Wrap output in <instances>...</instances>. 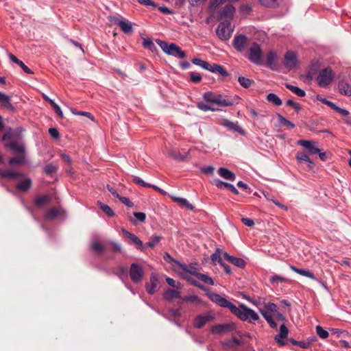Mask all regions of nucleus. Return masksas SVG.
<instances>
[{"label":"nucleus","mask_w":351,"mask_h":351,"mask_svg":"<svg viewBox=\"0 0 351 351\" xmlns=\"http://www.w3.org/2000/svg\"><path fill=\"white\" fill-rule=\"evenodd\" d=\"M207 295L213 302L219 306L229 308L231 313L243 321L248 320L250 322H252L259 319L258 315L254 310L247 307L243 304L237 307L217 293L209 292Z\"/></svg>","instance_id":"nucleus-1"},{"label":"nucleus","mask_w":351,"mask_h":351,"mask_svg":"<svg viewBox=\"0 0 351 351\" xmlns=\"http://www.w3.org/2000/svg\"><path fill=\"white\" fill-rule=\"evenodd\" d=\"M204 99L212 104H215L221 107L231 106L234 104V101L220 94H215L212 92L205 93L203 95Z\"/></svg>","instance_id":"nucleus-2"},{"label":"nucleus","mask_w":351,"mask_h":351,"mask_svg":"<svg viewBox=\"0 0 351 351\" xmlns=\"http://www.w3.org/2000/svg\"><path fill=\"white\" fill-rule=\"evenodd\" d=\"M157 43L162 50L167 55L178 57L180 58H184L186 56L185 52L174 43L169 44L165 41L160 40L157 41Z\"/></svg>","instance_id":"nucleus-3"},{"label":"nucleus","mask_w":351,"mask_h":351,"mask_svg":"<svg viewBox=\"0 0 351 351\" xmlns=\"http://www.w3.org/2000/svg\"><path fill=\"white\" fill-rule=\"evenodd\" d=\"M108 21L119 26L121 30L125 34L133 32L132 23L125 18L121 16H109Z\"/></svg>","instance_id":"nucleus-4"},{"label":"nucleus","mask_w":351,"mask_h":351,"mask_svg":"<svg viewBox=\"0 0 351 351\" xmlns=\"http://www.w3.org/2000/svg\"><path fill=\"white\" fill-rule=\"evenodd\" d=\"M232 32L233 28L231 26L230 21L221 22L216 29V34L218 38L221 40H229Z\"/></svg>","instance_id":"nucleus-5"},{"label":"nucleus","mask_w":351,"mask_h":351,"mask_svg":"<svg viewBox=\"0 0 351 351\" xmlns=\"http://www.w3.org/2000/svg\"><path fill=\"white\" fill-rule=\"evenodd\" d=\"M248 59L258 65L262 63V50L258 43H253L251 45L249 49Z\"/></svg>","instance_id":"nucleus-6"},{"label":"nucleus","mask_w":351,"mask_h":351,"mask_svg":"<svg viewBox=\"0 0 351 351\" xmlns=\"http://www.w3.org/2000/svg\"><path fill=\"white\" fill-rule=\"evenodd\" d=\"M334 75L332 71L329 68L322 69L317 77V81L320 87H326L332 81Z\"/></svg>","instance_id":"nucleus-7"},{"label":"nucleus","mask_w":351,"mask_h":351,"mask_svg":"<svg viewBox=\"0 0 351 351\" xmlns=\"http://www.w3.org/2000/svg\"><path fill=\"white\" fill-rule=\"evenodd\" d=\"M129 274L132 281L134 283L140 282L144 276V271L142 266L136 263H134L130 265V268L129 270Z\"/></svg>","instance_id":"nucleus-8"},{"label":"nucleus","mask_w":351,"mask_h":351,"mask_svg":"<svg viewBox=\"0 0 351 351\" xmlns=\"http://www.w3.org/2000/svg\"><path fill=\"white\" fill-rule=\"evenodd\" d=\"M219 124L229 130L236 132L241 135H244L245 133L238 122H233L227 119H223L220 121Z\"/></svg>","instance_id":"nucleus-9"},{"label":"nucleus","mask_w":351,"mask_h":351,"mask_svg":"<svg viewBox=\"0 0 351 351\" xmlns=\"http://www.w3.org/2000/svg\"><path fill=\"white\" fill-rule=\"evenodd\" d=\"M247 38L243 34H239L234 38L232 45L234 48L239 51H243L247 45Z\"/></svg>","instance_id":"nucleus-10"},{"label":"nucleus","mask_w":351,"mask_h":351,"mask_svg":"<svg viewBox=\"0 0 351 351\" xmlns=\"http://www.w3.org/2000/svg\"><path fill=\"white\" fill-rule=\"evenodd\" d=\"M298 64L297 57L293 51H287L285 56L284 64L289 70L295 68Z\"/></svg>","instance_id":"nucleus-11"},{"label":"nucleus","mask_w":351,"mask_h":351,"mask_svg":"<svg viewBox=\"0 0 351 351\" xmlns=\"http://www.w3.org/2000/svg\"><path fill=\"white\" fill-rule=\"evenodd\" d=\"M158 279L156 274H152L149 277V282L145 284V289L149 294H154L158 291Z\"/></svg>","instance_id":"nucleus-12"},{"label":"nucleus","mask_w":351,"mask_h":351,"mask_svg":"<svg viewBox=\"0 0 351 351\" xmlns=\"http://www.w3.org/2000/svg\"><path fill=\"white\" fill-rule=\"evenodd\" d=\"M235 13V8L230 4L226 5L219 12L217 18L219 19H228L230 21Z\"/></svg>","instance_id":"nucleus-13"},{"label":"nucleus","mask_w":351,"mask_h":351,"mask_svg":"<svg viewBox=\"0 0 351 351\" xmlns=\"http://www.w3.org/2000/svg\"><path fill=\"white\" fill-rule=\"evenodd\" d=\"M298 144L306 149L311 155L317 154L319 152V149L315 147V142L313 141L300 140Z\"/></svg>","instance_id":"nucleus-14"},{"label":"nucleus","mask_w":351,"mask_h":351,"mask_svg":"<svg viewBox=\"0 0 351 351\" xmlns=\"http://www.w3.org/2000/svg\"><path fill=\"white\" fill-rule=\"evenodd\" d=\"M213 316L210 314L198 315L194 320V326L197 328H201L206 323L213 320Z\"/></svg>","instance_id":"nucleus-15"},{"label":"nucleus","mask_w":351,"mask_h":351,"mask_svg":"<svg viewBox=\"0 0 351 351\" xmlns=\"http://www.w3.org/2000/svg\"><path fill=\"white\" fill-rule=\"evenodd\" d=\"M288 334H289L288 328H287V326L285 324H282L280 326L279 334L276 335L274 337L276 342L279 346H285V341H284V339L287 337Z\"/></svg>","instance_id":"nucleus-16"},{"label":"nucleus","mask_w":351,"mask_h":351,"mask_svg":"<svg viewBox=\"0 0 351 351\" xmlns=\"http://www.w3.org/2000/svg\"><path fill=\"white\" fill-rule=\"evenodd\" d=\"M223 258L228 262L240 268H243L245 265V262L243 259L233 256H230L226 252L223 253Z\"/></svg>","instance_id":"nucleus-17"},{"label":"nucleus","mask_w":351,"mask_h":351,"mask_svg":"<svg viewBox=\"0 0 351 351\" xmlns=\"http://www.w3.org/2000/svg\"><path fill=\"white\" fill-rule=\"evenodd\" d=\"M232 325L229 324H218L213 326L211 332L215 335H219L230 331L232 330Z\"/></svg>","instance_id":"nucleus-18"},{"label":"nucleus","mask_w":351,"mask_h":351,"mask_svg":"<svg viewBox=\"0 0 351 351\" xmlns=\"http://www.w3.org/2000/svg\"><path fill=\"white\" fill-rule=\"evenodd\" d=\"M22 176V173L12 169H0V176L2 178L14 180Z\"/></svg>","instance_id":"nucleus-19"},{"label":"nucleus","mask_w":351,"mask_h":351,"mask_svg":"<svg viewBox=\"0 0 351 351\" xmlns=\"http://www.w3.org/2000/svg\"><path fill=\"white\" fill-rule=\"evenodd\" d=\"M64 217V211L62 208H53L49 210L45 214V218L47 219H53L56 217Z\"/></svg>","instance_id":"nucleus-20"},{"label":"nucleus","mask_w":351,"mask_h":351,"mask_svg":"<svg viewBox=\"0 0 351 351\" xmlns=\"http://www.w3.org/2000/svg\"><path fill=\"white\" fill-rule=\"evenodd\" d=\"M123 233L136 246L137 248L143 250V242L137 236L125 230H123Z\"/></svg>","instance_id":"nucleus-21"},{"label":"nucleus","mask_w":351,"mask_h":351,"mask_svg":"<svg viewBox=\"0 0 351 351\" xmlns=\"http://www.w3.org/2000/svg\"><path fill=\"white\" fill-rule=\"evenodd\" d=\"M8 57L10 58V60L14 62L15 64H18L22 69L23 71L25 73H27V74H33L34 72L29 69L28 68L22 61H21L20 60H19L15 56H14L12 53H10L8 54Z\"/></svg>","instance_id":"nucleus-22"},{"label":"nucleus","mask_w":351,"mask_h":351,"mask_svg":"<svg viewBox=\"0 0 351 351\" xmlns=\"http://www.w3.org/2000/svg\"><path fill=\"white\" fill-rule=\"evenodd\" d=\"M217 172L221 177L226 180L234 181L236 179L234 173L226 168L220 167Z\"/></svg>","instance_id":"nucleus-23"},{"label":"nucleus","mask_w":351,"mask_h":351,"mask_svg":"<svg viewBox=\"0 0 351 351\" xmlns=\"http://www.w3.org/2000/svg\"><path fill=\"white\" fill-rule=\"evenodd\" d=\"M276 59L277 55L273 51H270L267 55V65L272 70L276 69Z\"/></svg>","instance_id":"nucleus-24"},{"label":"nucleus","mask_w":351,"mask_h":351,"mask_svg":"<svg viewBox=\"0 0 351 351\" xmlns=\"http://www.w3.org/2000/svg\"><path fill=\"white\" fill-rule=\"evenodd\" d=\"M176 263L179 265V267L184 271H186L187 273L196 276V274L198 272L197 271V267L195 264H190L189 265L186 264L181 263L178 261H176Z\"/></svg>","instance_id":"nucleus-25"},{"label":"nucleus","mask_w":351,"mask_h":351,"mask_svg":"<svg viewBox=\"0 0 351 351\" xmlns=\"http://www.w3.org/2000/svg\"><path fill=\"white\" fill-rule=\"evenodd\" d=\"M163 297L167 300H171L176 298H180V293L177 290L168 289L166 291H165Z\"/></svg>","instance_id":"nucleus-26"},{"label":"nucleus","mask_w":351,"mask_h":351,"mask_svg":"<svg viewBox=\"0 0 351 351\" xmlns=\"http://www.w3.org/2000/svg\"><path fill=\"white\" fill-rule=\"evenodd\" d=\"M241 343L240 340L236 337L232 338V339L227 340L222 343V346L225 349L233 348Z\"/></svg>","instance_id":"nucleus-27"},{"label":"nucleus","mask_w":351,"mask_h":351,"mask_svg":"<svg viewBox=\"0 0 351 351\" xmlns=\"http://www.w3.org/2000/svg\"><path fill=\"white\" fill-rule=\"evenodd\" d=\"M5 146L18 154H23L25 150L24 147L16 142H10L5 144Z\"/></svg>","instance_id":"nucleus-28"},{"label":"nucleus","mask_w":351,"mask_h":351,"mask_svg":"<svg viewBox=\"0 0 351 351\" xmlns=\"http://www.w3.org/2000/svg\"><path fill=\"white\" fill-rule=\"evenodd\" d=\"M260 313L272 328H275L277 327V324L274 321L272 315L270 313L264 310H260Z\"/></svg>","instance_id":"nucleus-29"},{"label":"nucleus","mask_w":351,"mask_h":351,"mask_svg":"<svg viewBox=\"0 0 351 351\" xmlns=\"http://www.w3.org/2000/svg\"><path fill=\"white\" fill-rule=\"evenodd\" d=\"M267 100L268 102L271 103L274 106H279L282 105V100L280 98L274 93H269L267 95Z\"/></svg>","instance_id":"nucleus-30"},{"label":"nucleus","mask_w":351,"mask_h":351,"mask_svg":"<svg viewBox=\"0 0 351 351\" xmlns=\"http://www.w3.org/2000/svg\"><path fill=\"white\" fill-rule=\"evenodd\" d=\"M338 88L341 94H343L347 96L351 95V88L345 82H339L338 84Z\"/></svg>","instance_id":"nucleus-31"},{"label":"nucleus","mask_w":351,"mask_h":351,"mask_svg":"<svg viewBox=\"0 0 351 351\" xmlns=\"http://www.w3.org/2000/svg\"><path fill=\"white\" fill-rule=\"evenodd\" d=\"M195 277L198 280H199L200 281H202V282H204L206 285H214V281H213V278L206 274L198 272L197 274H196Z\"/></svg>","instance_id":"nucleus-32"},{"label":"nucleus","mask_w":351,"mask_h":351,"mask_svg":"<svg viewBox=\"0 0 351 351\" xmlns=\"http://www.w3.org/2000/svg\"><path fill=\"white\" fill-rule=\"evenodd\" d=\"M31 184V180L29 178H26L22 180L21 182H19L17 184L16 188L19 191H26L30 188Z\"/></svg>","instance_id":"nucleus-33"},{"label":"nucleus","mask_w":351,"mask_h":351,"mask_svg":"<svg viewBox=\"0 0 351 351\" xmlns=\"http://www.w3.org/2000/svg\"><path fill=\"white\" fill-rule=\"evenodd\" d=\"M285 87L299 97H304L306 95L304 90L298 88V86H293V85H291L289 84H286Z\"/></svg>","instance_id":"nucleus-34"},{"label":"nucleus","mask_w":351,"mask_h":351,"mask_svg":"<svg viewBox=\"0 0 351 351\" xmlns=\"http://www.w3.org/2000/svg\"><path fill=\"white\" fill-rule=\"evenodd\" d=\"M173 200L176 202L179 206L184 207L188 210H193L194 207L191 204L187 199H173Z\"/></svg>","instance_id":"nucleus-35"},{"label":"nucleus","mask_w":351,"mask_h":351,"mask_svg":"<svg viewBox=\"0 0 351 351\" xmlns=\"http://www.w3.org/2000/svg\"><path fill=\"white\" fill-rule=\"evenodd\" d=\"M58 169V167L52 163H49L46 165L43 168L45 173L48 176L52 175L53 173H56Z\"/></svg>","instance_id":"nucleus-36"},{"label":"nucleus","mask_w":351,"mask_h":351,"mask_svg":"<svg viewBox=\"0 0 351 351\" xmlns=\"http://www.w3.org/2000/svg\"><path fill=\"white\" fill-rule=\"evenodd\" d=\"M296 158L298 161H304L308 163V167L311 169L313 165L312 160L309 158L308 155L304 152H298L296 155Z\"/></svg>","instance_id":"nucleus-37"},{"label":"nucleus","mask_w":351,"mask_h":351,"mask_svg":"<svg viewBox=\"0 0 351 351\" xmlns=\"http://www.w3.org/2000/svg\"><path fill=\"white\" fill-rule=\"evenodd\" d=\"M238 82L239 84L245 88H250L254 83L253 80L243 76L239 77Z\"/></svg>","instance_id":"nucleus-38"},{"label":"nucleus","mask_w":351,"mask_h":351,"mask_svg":"<svg viewBox=\"0 0 351 351\" xmlns=\"http://www.w3.org/2000/svg\"><path fill=\"white\" fill-rule=\"evenodd\" d=\"M0 103L3 106L7 108H11L10 97L0 92Z\"/></svg>","instance_id":"nucleus-39"},{"label":"nucleus","mask_w":351,"mask_h":351,"mask_svg":"<svg viewBox=\"0 0 351 351\" xmlns=\"http://www.w3.org/2000/svg\"><path fill=\"white\" fill-rule=\"evenodd\" d=\"M224 0H210L209 11L214 12L215 10L223 3Z\"/></svg>","instance_id":"nucleus-40"},{"label":"nucleus","mask_w":351,"mask_h":351,"mask_svg":"<svg viewBox=\"0 0 351 351\" xmlns=\"http://www.w3.org/2000/svg\"><path fill=\"white\" fill-rule=\"evenodd\" d=\"M101 209L108 216L112 217L114 215V213L112 209L106 204H101L100 202H98Z\"/></svg>","instance_id":"nucleus-41"},{"label":"nucleus","mask_w":351,"mask_h":351,"mask_svg":"<svg viewBox=\"0 0 351 351\" xmlns=\"http://www.w3.org/2000/svg\"><path fill=\"white\" fill-rule=\"evenodd\" d=\"M143 46L152 51H154L156 49V46L154 45L152 40L149 38L143 39Z\"/></svg>","instance_id":"nucleus-42"},{"label":"nucleus","mask_w":351,"mask_h":351,"mask_svg":"<svg viewBox=\"0 0 351 351\" xmlns=\"http://www.w3.org/2000/svg\"><path fill=\"white\" fill-rule=\"evenodd\" d=\"M161 239H162V237L160 236L153 235L150 238L149 241L147 242V245L148 247L152 248L156 245V244L159 243Z\"/></svg>","instance_id":"nucleus-43"},{"label":"nucleus","mask_w":351,"mask_h":351,"mask_svg":"<svg viewBox=\"0 0 351 351\" xmlns=\"http://www.w3.org/2000/svg\"><path fill=\"white\" fill-rule=\"evenodd\" d=\"M278 117L279 122H280V123L281 125H285V126H289V127H290L291 128H293L295 127V124L294 123H293L290 121H289L287 119H285L281 114H278Z\"/></svg>","instance_id":"nucleus-44"},{"label":"nucleus","mask_w":351,"mask_h":351,"mask_svg":"<svg viewBox=\"0 0 351 351\" xmlns=\"http://www.w3.org/2000/svg\"><path fill=\"white\" fill-rule=\"evenodd\" d=\"M316 332L317 335L322 339H326L329 335L328 332L324 330L320 326H317L316 327Z\"/></svg>","instance_id":"nucleus-45"},{"label":"nucleus","mask_w":351,"mask_h":351,"mask_svg":"<svg viewBox=\"0 0 351 351\" xmlns=\"http://www.w3.org/2000/svg\"><path fill=\"white\" fill-rule=\"evenodd\" d=\"M237 186L239 188L243 189V191H245V195H250L251 193L253 191L252 187L249 186L247 184L243 182L242 181H239L237 183Z\"/></svg>","instance_id":"nucleus-46"},{"label":"nucleus","mask_w":351,"mask_h":351,"mask_svg":"<svg viewBox=\"0 0 351 351\" xmlns=\"http://www.w3.org/2000/svg\"><path fill=\"white\" fill-rule=\"evenodd\" d=\"M288 281L286 278L282 277L278 275H274L270 278V282L272 284H278V282H285Z\"/></svg>","instance_id":"nucleus-47"},{"label":"nucleus","mask_w":351,"mask_h":351,"mask_svg":"<svg viewBox=\"0 0 351 351\" xmlns=\"http://www.w3.org/2000/svg\"><path fill=\"white\" fill-rule=\"evenodd\" d=\"M260 3L263 5L269 8H275L278 5L277 0H260Z\"/></svg>","instance_id":"nucleus-48"},{"label":"nucleus","mask_w":351,"mask_h":351,"mask_svg":"<svg viewBox=\"0 0 351 351\" xmlns=\"http://www.w3.org/2000/svg\"><path fill=\"white\" fill-rule=\"evenodd\" d=\"M214 183H215V185L218 189H220L227 190V189H228L229 187H230V184L224 182L223 181H221L220 180H215Z\"/></svg>","instance_id":"nucleus-49"},{"label":"nucleus","mask_w":351,"mask_h":351,"mask_svg":"<svg viewBox=\"0 0 351 351\" xmlns=\"http://www.w3.org/2000/svg\"><path fill=\"white\" fill-rule=\"evenodd\" d=\"M192 62L195 64V65H197V66H199L200 67L204 69L205 70L206 69H208V62L204 61V60H202L199 58H193L192 59Z\"/></svg>","instance_id":"nucleus-50"},{"label":"nucleus","mask_w":351,"mask_h":351,"mask_svg":"<svg viewBox=\"0 0 351 351\" xmlns=\"http://www.w3.org/2000/svg\"><path fill=\"white\" fill-rule=\"evenodd\" d=\"M299 274L306 276V277H308V278H311L315 280H317L314 274L308 269H300L299 271Z\"/></svg>","instance_id":"nucleus-51"},{"label":"nucleus","mask_w":351,"mask_h":351,"mask_svg":"<svg viewBox=\"0 0 351 351\" xmlns=\"http://www.w3.org/2000/svg\"><path fill=\"white\" fill-rule=\"evenodd\" d=\"M71 112L73 114L84 116V117H86L89 118L91 120L94 119L93 116L90 112H84V111L77 112V111H76L75 110H74L73 108L71 109Z\"/></svg>","instance_id":"nucleus-52"},{"label":"nucleus","mask_w":351,"mask_h":351,"mask_svg":"<svg viewBox=\"0 0 351 351\" xmlns=\"http://www.w3.org/2000/svg\"><path fill=\"white\" fill-rule=\"evenodd\" d=\"M211 260L213 263L217 262L221 265L223 263L219 254V250L217 249L215 253L211 255Z\"/></svg>","instance_id":"nucleus-53"},{"label":"nucleus","mask_w":351,"mask_h":351,"mask_svg":"<svg viewBox=\"0 0 351 351\" xmlns=\"http://www.w3.org/2000/svg\"><path fill=\"white\" fill-rule=\"evenodd\" d=\"M92 250L98 253V254H100L103 252L104 250V247H103V245L101 244H100L99 243L97 242V241H95L92 244Z\"/></svg>","instance_id":"nucleus-54"},{"label":"nucleus","mask_w":351,"mask_h":351,"mask_svg":"<svg viewBox=\"0 0 351 351\" xmlns=\"http://www.w3.org/2000/svg\"><path fill=\"white\" fill-rule=\"evenodd\" d=\"M183 300L185 302H191L193 303H199L201 300L195 295H189V296H185L183 298Z\"/></svg>","instance_id":"nucleus-55"},{"label":"nucleus","mask_w":351,"mask_h":351,"mask_svg":"<svg viewBox=\"0 0 351 351\" xmlns=\"http://www.w3.org/2000/svg\"><path fill=\"white\" fill-rule=\"evenodd\" d=\"M24 162V156H21L17 158H12L9 160L10 165H20Z\"/></svg>","instance_id":"nucleus-56"},{"label":"nucleus","mask_w":351,"mask_h":351,"mask_svg":"<svg viewBox=\"0 0 351 351\" xmlns=\"http://www.w3.org/2000/svg\"><path fill=\"white\" fill-rule=\"evenodd\" d=\"M265 307L267 311H269L271 313L277 312L278 306L276 304H274L273 302H268V303L265 304Z\"/></svg>","instance_id":"nucleus-57"},{"label":"nucleus","mask_w":351,"mask_h":351,"mask_svg":"<svg viewBox=\"0 0 351 351\" xmlns=\"http://www.w3.org/2000/svg\"><path fill=\"white\" fill-rule=\"evenodd\" d=\"M191 80L194 83H198L202 80V76L198 73L191 72L190 73Z\"/></svg>","instance_id":"nucleus-58"},{"label":"nucleus","mask_w":351,"mask_h":351,"mask_svg":"<svg viewBox=\"0 0 351 351\" xmlns=\"http://www.w3.org/2000/svg\"><path fill=\"white\" fill-rule=\"evenodd\" d=\"M134 216L136 218V219L140 222H144L146 219L145 214L141 212L134 213Z\"/></svg>","instance_id":"nucleus-59"},{"label":"nucleus","mask_w":351,"mask_h":351,"mask_svg":"<svg viewBox=\"0 0 351 351\" xmlns=\"http://www.w3.org/2000/svg\"><path fill=\"white\" fill-rule=\"evenodd\" d=\"M252 188L253 191L251 193V194L253 195L256 196L257 197H261L262 195L266 197V195L263 191L256 189L254 186H252Z\"/></svg>","instance_id":"nucleus-60"},{"label":"nucleus","mask_w":351,"mask_h":351,"mask_svg":"<svg viewBox=\"0 0 351 351\" xmlns=\"http://www.w3.org/2000/svg\"><path fill=\"white\" fill-rule=\"evenodd\" d=\"M197 106L198 108H199L200 110H204V111H208V110L214 111L215 110L213 108L210 107L208 104L202 103V102L197 103Z\"/></svg>","instance_id":"nucleus-61"},{"label":"nucleus","mask_w":351,"mask_h":351,"mask_svg":"<svg viewBox=\"0 0 351 351\" xmlns=\"http://www.w3.org/2000/svg\"><path fill=\"white\" fill-rule=\"evenodd\" d=\"M317 100L320 101L322 103L328 106L329 107H330L331 108H333V106H335V104L327 100L325 98H323L319 95L317 96Z\"/></svg>","instance_id":"nucleus-62"},{"label":"nucleus","mask_w":351,"mask_h":351,"mask_svg":"<svg viewBox=\"0 0 351 351\" xmlns=\"http://www.w3.org/2000/svg\"><path fill=\"white\" fill-rule=\"evenodd\" d=\"M133 180H134V182L136 184H138L140 186H152L151 184H147L141 178H140L138 177H134Z\"/></svg>","instance_id":"nucleus-63"},{"label":"nucleus","mask_w":351,"mask_h":351,"mask_svg":"<svg viewBox=\"0 0 351 351\" xmlns=\"http://www.w3.org/2000/svg\"><path fill=\"white\" fill-rule=\"evenodd\" d=\"M287 105L293 107L296 112H299L300 110V105L298 103L294 102L291 99H289L287 101Z\"/></svg>","instance_id":"nucleus-64"}]
</instances>
